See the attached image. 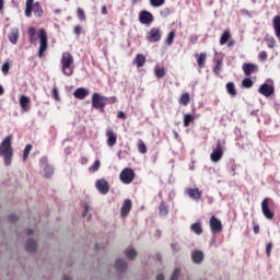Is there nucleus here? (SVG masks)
Listing matches in <instances>:
<instances>
[{"label":"nucleus","instance_id":"f257e3e1","mask_svg":"<svg viewBox=\"0 0 280 280\" xmlns=\"http://www.w3.org/2000/svg\"><path fill=\"white\" fill-rule=\"evenodd\" d=\"M12 135L7 136L0 144V156L3 158L4 165L10 167L14 156V149L12 148Z\"/></svg>","mask_w":280,"mask_h":280},{"label":"nucleus","instance_id":"f03ea898","mask_svg":"<svg viewBox=\"0 0 280 280\" xmlns=\"http://www.w3.org/2000/svg\"><path fill=\"white\" fill-rule=\"evenodd\" d=\"M117 102V97L115 96H102L100 93L92 94V108L104 113V108L108 106V104H115Z\"/></svg>","mask_w":280,"mask_h":280},{"label":"nucleus","instance_id":"7ed1b4c3","mask_svg":"<svg viewBox=\"0 0 280 280\" xmlns=\"http://www.w3.org/2000/svg\"><path fill=\"white\" fill-rule=\"evenodd\" d=\"M60 62L63 75L71 78L73 71H75V67L73 66V55H71V52H63Z\"/></svg>","mask_w":280,"mask_h":280},{"label":"nucleus","instance_id":"20e7f679","mask_svg":"<svg viewBox=\"0 0 280 280\" xmlns=\"http://www.w3.org/2000/svg\"><path fill=\"white\" fill-rule=\"evenodd\" d=\"M37 36L39 38L38 58L45 56V51L49 49V37L47 36V31L45 28H39L37 31Z\"/></svg>","mask_w":280,"mask_h":280},{"label":"nucleus","instance_id":"39448f33","mask_svg":"<svg viewBox=\"0 0 280 280\" xmlns=\"http://www.w3.org/2000/svg\"><path fill=\"white\" fill-rule=\"evenodd\" d=\"M136 176L137 174L135 173V170L126 167L120 172L119 179L124 185H130L133 183Z\"/></svg>","mask_w":280,"mask_h":280},{"label":"nucleus","instance_id":"423d86ee","mask_svg":"<svg viewBox=\"0 0 280 280\" xmlns=\"http://www.w3.org/2000/svg\"><path fill=\"white\" fill-rule=\"evenodd\" d=\"M224 156V147L222 145V141H217V147L212 150V153L210 154V159L212 163H219V161H222V158Z\"/></svg>","mask_w":280,"mask_h":280},{"label":"nucleus","instance_id":"0eeeda50","mask_svg":"<svg viewBox=\"0 0 280 280\" xmlns=\"http://www.w3.org/2000/svg\"><path fill=\"white\" fill-rule=\"evenodd\" d=\"M209 224L211 233H222V221H220V219H218L215 215L210 218Z\"/></svg>","mask_w":280,"mask_h":280},{"label":"nucleus","instance_id":"6e6552de","mask_svg":"<svg viewBox=\"0 0 280 280\" xmlns=\"http://www.w3.org/2000/svg\"><path fill=\"white\" fill-rule=\"evenodd\" d=\"M185 194L190 200H195L196 202L202 198V190L200 188H186Z\"/></svg>","mask_w":280,"mask_h":280},{"label":"nucleus","instance_id":"1a4fd4ad","mask_svg":"<svg viewBox=\"0 0 280 280\" xmlns=\"http://www.w3.org/2000/svg\"><path fill=\"white\" fill-rule=\"evenodd\" d=\"M242 69L246 78H249V75H253V73H257V71H259V67L257 66V63L245 62L243 63Z\"/></svg>","mask_w":280,"mask_h":280},{"label":"nucleus","instance_id":"9d476101","mask_svg":"<svg viewBox=\"0 0 280 280\" xmlns=\"http://www.w3.org/2000/svg\"><path fill=\"white\" fill-rule=\"evenodd\" d=\"M269 202H270V199H268V198H265L261 201V211H262V215H265V218H267V220H273L275 212L270 211V207L268 206Z\"/></svg>","mask_w":280,"mask_h":280},{"label":"nucleus","instance_id":"9b49d317","mask_svg":"<svg viewBox=\"0 0 280 280\" xmlns=\"http://www.w3.org/2000/svg\"><path fill=\"white\" fill-rule=\"evenodd\" d=\"M139 22L142 25H150L151 23H154V15H152L149 11H140Z\"/></svg>","mask_w":280,"mask_h":280},{"label":"nucleus","instance_id":"f8f14e48","mask_svg":"<svg viewBox=\"0 0 280 280\" xmlns=\"http://www.w3.org/2000/svg\"><path fill=\"white\" fill-rule=\"evenodd\" d=\"M258 93L264 95V97H271V95H275V85L262 83L258 90Z\"/></svg>","mask_w":280,"mask_h":280},{"label":"nucleus","instance_id":"ddd939ff","mask_svg":"<svg viewBox=\"0 0 280 280\" xmlns=\"http://www.w3.org/2000/svg\"><path fill=\"white\" fill-rule=\"evenodd\" d=\"M147 40H149V43H159V40H161V28H151L147 35Z\"/></svg>","mask_w":280,"mask_h":280},{"label":"nucleus","instance_id":"4468645a","mask_svg":"<svg viewBox=\"0 0 280 280\" xmlns=\"http://www.w3.org/2000/svg\"><path fill=\"white\" fill-rule=\"evenodd\" d=\"M95 187L100 194H103L104 196L110 191V185H108V182L104 178L96 180Z\"/></svg>","mask_w":280,"mask_h":280},{"label":"nucleus","instance_id":"2eb2a0df","mask_svg":"<svg viewBox=\"0 0 280 280\" xmlns=\"http://www.w3.org/2000/svg\"><path fill=\"white\" fill-rule=\"evenodd\" d=\"M106 138L108 148L117 145V133L115 131H113L112 129H107Z\"/></svg>","mask_w":280,"mask_h":280},{"label":"nucleus","instance_id":"dca6fc26","mask_svg":"<svg viewBox=\"0 0 280 280\" xmlns=\"http://www.w3.org/2000/svg\"><path fill=\"white\" fill-rule=\"evenodd\" d=\"M132 209V200L126 199L120 209V218H127Z\"/></svg>","mask_w":280,"mask_h":280},{"label":"nucleus","instance_id":"f3484780","mask_svg":"<svg viewBox=\"0 0 280 280\" xmlns=\"http://www.w3.org/2000/svg\"><path fill=\"white\" fill-rule=\"evenodd\" d=\"M191 259L194 264H202L205 261V254L201 250H195L191 253Z\"/></svg>","mask_w":280,"mask_h":280},{"label":"nucleus","instance_id":"a211bd4d","mask_svg":"<svg viewBox=\"0 0 280 280\" xmlns=\"http://www.w3.org/2000/svg\"><path fill=\"white\" fill-rule=\"evenodd\" d=\"M73 95L77 100H84L89 95V90L79 88L74 91Z\"/></svg>","mask_w":280,"mask_h":280},{"label":"nucleus","instance_id":"6ab92c4d","mask_svg":"<svg viewBox=\"0 0 280 280\" xmlns=\"http://www.w3.org/2000/svg\"><path fill=\"white\" fill-rule=\"evenodd\" d=\"M133 65H136V67L138 69H141V67H144L145 66V55L138 54L136 56V58L133 59Z\"/></svg>","mask_w":280,"mask_h":280},{"label":"nucleus","instance_id":"aec40b11","mask_svg":"<svg viewBox=\"0 0 280 280\" xmlns=\"http://www.w3.org/2000/svg\"><path fill=\"white\" fill-rule=\"evenodd\" d=\"M190 231L195 233L196 235H202L203 230H202V222L197 221L196 223H192L190 225Z\"/></svg>","mask_w":280,"mask_h":280},{"label":"nucleus","instance_id":"412c9836","mask_svg":"<svg viewBox=\"0 0 280 280\" xmlns=\"http://www.w3.org/2000/svg\"><path fill=\"white\" fill-rule=\"evenodd\" d=\"M19 28H13L11 34H9L10 43H12V45H16V43H19Z\"/></svg>","mask_w":280,"mask_h":280},{"label":"nucleus","instance_id":"4be33fe9","mask_svg":"<svg viewBox=\"0 0 280 280\" xmlns=\"http://www.w3.org/2000/svg\"><path fill=\"white\" fill-rule=\"evenodd\" d=\"M223 62L224 60L222 58L214 59L213 73H215V75H220V71H222Z\"/></svg>","mask_w":280,"mask_h":280},{"label":"nucleus","instance_id":"5701e85b","mask_svg":"<svg viewBox=\"0 0 280 280\" xmlns=\"http://www.w3.org/2000/svg\"><path fill=\"white\" fill-rule=\"evenodd\" d=\"M127 268H128V262H126V260H121V259L116 260V269L118 272H126Z\"/></svg>","mask_w":280,"mask_h":280},{"label":"nucleus","instance_id":"b1692460","mask_svg":"<svg viewBox=\"0 0 280 280\" xmlns=\"http://www.w3.org/2000/svg\"><path fill=\"white\" fill-rule=\"evenodd\" d=\"M272 22H273V30L276 32V36L277 38H280V15H276Z\"/></svg>","mask_w":280,"mask_h":280},{"label":"nucleus","instance_id":"393cba45","mask_svg":"<svg viewBox=\"0 0 280 280\" xmlns=\"http://www.w3.org/2000/svg\"><path fill=\"white\" fill-rule=\"evenodd\" d=\"M30 102H32L30 96H26V95L20 96V106L23 110H27V105L30 104Z\"/></svg>","mask_w":280,"mask_h":280},{"label":"nucleus","instance_id":"a878e982","mask_svg":"<svg viewBox=\"0 0 280 280\" xmlns=\"http://www.w3.org/2000/svg\"><path fill=\"white\" fill-rule=\"evenodd\" d=\"M225 89L229 95H231V97H235V95H237V90H235V83L233 82L226 83Z\"/></svg>","mask_w":280,"mask_h":280},{"label":"nucleus","instance_id":"bb28decb","mask_svg":"<svg viewBox=\"0 0 280 280\" xmlns=\"http://www.w3.org/2000/svg\"><path fill=\"white\" fill-rule=\"evenodd\" d=\"M231 40V31L226 30L222 33L220 37V45H226Z\"/></svg>","mask_w":280,"mask_h":280},{"label":"nucleus","instance_id":"cd10ccee","mask_svg":"<svg viewBox=\"0 0 280 280\" xmlns=\"http://www.w3.org/2000/svg\"><path fill=\"white\" fill-rule=\"evenodd\" d=\"M27 35H28V40H30L31 45H34V43H36V28H34L32 26L28 27Z\"/></svg>","mask_w":280,"mask_h":280},{"label":"nucleus","instance_id":"c85d7f7f","mask_svg":"<svg viewBox=\"0 0 280 280\" xmlns=\"http://www.w3.org/2000/svg\"><path fill=\"white\" fill-rule=\"evenodd\" d=\"M206 62H207V52H201L197 59V65L199 69H205Z\"/></svg>","mask_w":280,"mask_h":280},{"label":"nucleus","instance_id":"c756f323","mask_svg":"<svg viewBox=\"0 0 280 280\" xmlns=\"http://www.w3.org/2000/svg\"><path fill=\"white\" fill-rule=\"evenodd\" d=\"M32 12H34L35 16H43V8L40 7V2H35L32 5Z\"/></svg>","mask_w":280,"mask_h":280},{"label":"nucleus","instance_id":"7c9ffc66","mask_svg":"<svg viewBox=\"0 0 280 280\" xmlns=\"http://www.w3.org/2000/svg\"><path fill=\"white\" fill-rule=\"evenodd\" d=\"M25 248H26L27 253H35V250L37 248L36 242H34V240L26 241Z\"/></svg>","mask_w":280,"mask_h":280},{"label":"nucleus","instance_id":"2f4dec72","mask_svg":"<svg viewBox=\"0 0 280 280\" xmlns=\"http://www.w3.org/2000/svg\"><path fill=\"white\" fill-rule=\"evenodd\" d=\"M154 75L158 78V80H161V78H165V68L156 66L154 68Z\"/></svg>","mask_w":280,"mask_h":280},{"label":"nucleus","instance_id":"473e14b6","mask_svg":"<svg viewBox=\"0 0 280 280\" xmlns=\"http://www.w3.org/2000/svg\"><path fill=\"white\" fill-rule=\"evenodd\" d=\"M160 215H167L170 208L165 201H161L159 206Z\"/></svg>","mask_w":280,"mask_h":280},{"label":"nucleus","instance_id":"72a5a7b5","mask_svg":"<svg viewBox=\"0 0 280 280\" xmlns=\"http://www.w3.org/2000/svg\"><path fill=\"white\" fill-rule=\"evenodd\" d=\"M137 148L140 154H148V147L145 145V142H143L141 139L138 140Z\"/></svg>","mask_w":280,"mask_h":280},{"label":"nucleus","instance_id":"f704fd0d","mask_svg":"<svg viewBox=\"0 0 280 280\" xmlns=\"http://www.w3.org/2000/svg\"><path fill=\"white\" fill-rule=\"evenodd\" d=\"M189 102H191V97L189 96V93L186 92L182 94L179 98V104H182L183 106H187L189 105Z\"/></svg>","mask_w":280,"mask_h":280},{"label":"nucleus","instance_id":"c9c22d12","mask_svg":"<svg viewBox=\"0 0 280 280\" xmlns=\"http://www.w3.org/2000/svg\"><path fill=\"white\" fill-rule=\"evenodd\" d=\"M194 115L191 114H185L184 115V127L189 128L191 126V122L194 121Z\"/></svg>","mask_w":280,"mask_h":280},{"label":"nucleus","instance_id":"e433bc0d","mask_svg":"<svg viewBox=\"0 0 280 280\" xmlns=\"http://www.w3.org/2000/svg\"><path fill=\"white\" fill-rule=\"evenodd\" d=\"M34 5V0H26V9H25V16L30 19L32 16V7Z\"/></svg>","mask_w":280,"mask_h":280},{"label":"nucleus","instance_id":"4c0bfd02","mask_svg":"<svg viewBox=\"0 0 280 280\" xmlns=\"http://www.w3.org/2000/svg\"><path fill=\"white\" fill-rule=\"evenodd\" d=\"M174 38H176V32L171 31L168 33L167 37H166V40H165L166 45H168V46L173 45L174 44Z\"/></svg>","mask_w":280,"mask_h":280},{"label":"nucleus","instance_id":"58836bf2","mask_svg":"<svg viewBox=\"0 0 280 280\" xmlns=\"http://www.w3.org/2000/svg\"><path fill=\"white\" fill-rule=\"evenodd\" d=\"M32 144H26V147L24 148L23 151V161L25 163V161H27L28 156H30V152H32Z\"/></svg>","mask_w":280,"mask_h":280},{"label":"nucleus","instance_id":"ea45409f","mask_svg":"<svg viewBox=\"0 0 280 280\" xmlns=\"http://www.w3.org/2000/svg\"><path fill=\"white\" fill-rule=\"evenodd\" d=\"M77 16L79 19V21H86V13H84V9L82 8H78L77 9Z\"/></svg>","mask_w":280,"mask_h":280},{"label":"nucleus","instance_id":"a19ab883","mask_svg":"<svg viewBox=\"0 0 280 280\" xmlns=\"http://www.w3.org/2000/svg\"><path fill=\"white\" fill-rule=\"evenodd\" d=\"M242 86H243V89H252V86H253V79H250V78L243 79Z\"/></svg>","mask_w":280,"mask_h":280},{"label":"nucleus","instance_id":"79ce46f5","mask_svg":"<svg viewBox=\"0 0 280 280\" xmlns=\"http://www.w3.org/2000/svg\"><path fill=\"white\" fill-rule=\"evenodd\" d=\"M44 174L46 178H51L54 174V167H51L50 165H46L44 168Z\"/></svg>","mask_w":280,"mask_h":280},{"label":"nucleus","instance_id":"37998d69","mask_svg":"<svg viewBox=\"0 0 280 280\" xmlns=\"http://www.w3.org/2000/svg\"><path fill=\"white\" fill-rule=\"evenodd\" d=\"M149 1L152 8H161V5H165V0H149Z\"/></svg>","mask_w":280,"mask_h":280},{"label":"nucleus","instance_id":"c03bdc74","mask_svg":"<svg viewBox=\"0 0 280 280\" xmlns=\"http://www.w3.org/2000/svg\"><path fill=\"white\" fill-rule=\"evenodd\" d=\"M51 97L55 102H60V94L58 93V88L56 85H54L51 90Z\"/></svg>","mask_w":280,"mask_h":280},{"label":"nucleus","instance_id":"a18cd8bd","mask_svg":"<svg viewBox=\"0 0 280 280\" xmlns=\"http://www.w3.org/2000/svg\"><path fill=\"white\" fill-rule=\"evenodd\" d=\"M126 258L127 259H132L133 257H137V250L135 249H127L125 252Z\"/></svg>","mask_w":280,"mask_h":280},{"label":"nucleus","instance_id":"49530a36","mask_svg":"<svg viewBox=\"0 0 280 280\" xmlns=\"http://www.w3.org/2000/svg\"><path fill=\"white\" fill-rule=\"evenodd\" d=\"M1 71L4 75H8V73L10 72V61H5L2 65Z\"/></svg>","mask_w":280,"mask_h":280},{"label":"nucleus","instance_id":"de8ad7c7","mask_svg":"<svg viewBox=\"0 0 280 280\" xmlns=\"http://www.w3.org/2000/svg\"><path fill=\"white\" fill-rule=\"evenodd\" d=\"M101 162L96 160L92 166H90L89 172H97L100 170Z\"/></svg>","mask_w":280,"mask_h":280},{"label":"nucleus","instance_id":"09e8293b","mask_svg":"<svg viewBox=\"0 0 280 280\" xmlns=\"http://www.w3.org/2000/svg\"><path fill=\"white\" fill-rule=\"evenodd\" d=\"M258 58L261 62L268 60V52H266V50H262L258 54Z\"/></svg>","mask_w":280,"mask_h":280},{"label":"nucleus","instance_id":"8fccbe9b","mask_svg":"<svg viewBox=\"0 0 280 280\" xmlns=\"http://www.w3.org/2000/svg\"><path fill=\"white\" fill-rule=\"evenodd\" d=\"M178 277H180V269H175L171 276V280H178Z\"/></svg>","mask_w":280,"mask_h":280},{"label":"nucleus","instance_id":"3c124183","mask_svg":"<svg viewBox=\"0 0 280 280\" xmlns=\"http://www.w3.org/2000/svg\"><path fill=\"white\" fill-rule=\"evenodd\" d=\"M276 43L277 42L275 40V38L270 37L267 39V47H269V49H272V48H275Z\"/></svg>","mask_w":280,"mask_h":280},{"label":"nucleus","instance_id":"603ef678","mask_svg":"<svg viewBox=\"0 0 280 280\" xmlns=\"http://www.w3.org/2000/svg\"><path fill=\"white\" fill-rule=\"evenodd\" d=\"M273 244L272 243H267L266 245V255L267 257H270V253H272Z\"/></svg>","mask_w":280,"mask_h":280},{"label":"nucleus","instance_id":"864d4df0","mask_svg":"<svg viewBox=\"0 0 280 280\" xmlns=\"http://www.w3.org/2000/svg\"><path fill=\"white\" fill-rule=\"evenodd\" d=\"M73 32H74L75 36H80L82 34V26L75 25L73 28Z\"/></svg>","mask_w":280,"mask_h":280},{"label":"nucleus","instance_id":"5fc2aeb1","mask_svg":"<svg viewBox=\"0 0 280 280\" xmlns=\"http://www.w3.org/2000/svg\"><path fill=\"white\" fill-rule=\"evenodd\" d=\"M83 209H84V211L82 213V218H86V213H89L91 207L89 206V203H84Z\"/></svg>","mask_w":280,"mask_h":280},{"label":"nucleus","instance_id":"6e6d98bb","mask_svg":"<svg viewBox=\"0 0 280 280\" xmlns=\"http://www.w3.org/2000/svg\"><path fill=\"white\" fill-rule=\"evenodd\" d=\"M9 222H16V220H19V217H16V214H10L8 217Z\"/></svg>","mask_w":280,"mask_h":280},{"label":"nucleus","instance_id":"4d7b16f0","mask_svg":"<svg viewBox=\"0 0 280 280\" xmlns=\"http://www.w3.org/2000/svg\"><path fill=\"white\" fill-rule=\"evenodd\" d=\"M117 118L118 119H126V114L124 112H118Z\"/></svg>","mask_w":280,"mask_h":280},{"label":"nucleus","instance_id":"13d9d810","mask_svg":"<svg viewBox=\"0 0 280 280\" xmlns=\"http://www.w3.org/2000/svg\"><path fill=\"white\" fill-rule=\"evenodd\" d=\"M189 40L191 45H196V43H198V36H191Z\"/></svg>","mask_w":280,"mask_h":280},{"label":"nucleus","instance_id":"bf43d9fd","mask_svg":"<svg viewBox=\"0 0 280 280\" xmlns=\"http://www.w3.org/2000/svg\"><path fill=\"white\" fill-rule=\"evenodd\" d=\"M102 14H108V10L106 9V5H103L101 9Z\"/></svg>","mask_w":280,"mask_h":280},{"label":"nucleus","instance_id":"052dcab7","mask_svg":"<svg viewBox=\"0 0 280 280\" xmlns=\"http://www.w3.org/2000/svg\"><path fill=\"white\" fill-rule=\"evenodd\" d=\"M231 170L232 172H235V170H237V164H235V161L232 162Z\"/></svg>","mask_w":280,"mask_h":280},{"label":"nucleus","instance_id":"680f3d73","mask_svg":"<svg viewBox=\"0 0 280 280\" xmlns=\"http://www.w3.org/2000/svg\"><path fill=\"white\" fill-rule=\"evenodd\" d=\"M254 233H255V235H258V233H259V225H254Z\"/></svg>","mask_w":280,"mask_h":280},{"label":"nucleus","instance_id":"e2e57ef3","mask_svg":"<svg viewBox=\"0 0 280 280\" xmlns=\"http://www.w3.org/2000/svg\"><path fill=\"white\" fill-rule=\"evenodd\" d=\"M233 45H235V40L231 39V40L228 43V47H233Z\"/></svg>","mask_w":280,"mask_h":280},{"label":"nucleus","instance_id":"0e129e2a","mask_svg":"<svg viewBox=\"0 0 280 280\" xmlns=\"http://www.w3.org/2000/svg\"><path fill=\"white\" fill-rule=\"evenodd\" d=\"M33 234H34V230L32 229L26 230V235H33Z\"/></svg>","mask_w":280,"mask_h":280},{"label":"nucleus","instance_id":"69168bd1","mask_svg":"<svg viewBox=\"0 0 280 280\" xmlns=\"http://www.w3.org/2000/svg\"><path fill=\"white\" fill-rule=\"evenodd\" d=\"M156 280H165V277L163 275H158Z\"/></svg>","mask_w":280,"mask_h":280},{"label":"nucleus","instance_id":"338daca9","mask_svg":"<svg viewBox=\"0 0 280 280\" xmlns=\"http://www.w3.org/2000/svg\"><path fill=\"white\" fill-rule=\"evenodd\" d=\"M3 5H4L3 0H0V12H1V10H3Z\"/></svg>","mask_w":280,"mask_h":280},{"label":"nucleus","instance_id":"774afa93","mask_svg":"<svg viewBox=\"0 0 280 280\" xmlns=\"http://www.w3.org/2000/svg\"><path fill=\"white\" fill-rule=\"evenodd\" d=\"M62 280H71V277H69V276H63Z\"/></svg>","mask_w":280,"mask_h":280}]
</instances>
